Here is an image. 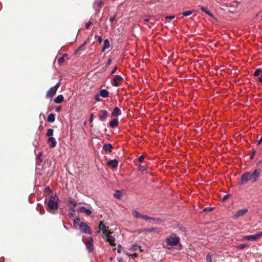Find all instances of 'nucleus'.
<instances>
[{
    "mask_svg": "<svg viewBox=\"0 0 262 262\" xmlns=\"http://www.w3.org/2000/svg\"><path fill=\"white\" fill-rule=\"evenodd\" d=\"M74 227L78 229L80 231L85 234L91 235L92 233L90 227L85 223L80 222V219L77 217L73 220Z\"/></svg>",
    "mask_w": 262,
    "mask_h": 262,
    "instance_id": "1",
    "label": "nucleus"
},
{
    "mask_svg": "<svg viewBox=\"0 0 262 262\" xmlns=\"http://www.w3.org/2000/svg\"><path fill=\"white\" fill-rule=\"evenodd\" d=\"M260 176V172L255 169L253 172H247L242 174L241 181L242 183H245L249 181L254 182L257 181Z\"/></svg>",
    "mask_w": 262,
    "mask_h": 262,
    "instance_id": "2",
    "label": "nucleus"
},
{
    "mask_svg": "<svg viewBox=\"0 0 262 262\" xmlns=\"http://www.w3.org/2000/svg\"><path fill=\"white\" fill-rule=\"evenodd\" d=\"M59 200L56 193L52 194L50 199L47 201L45 200L47 207L52 211H56L58 208V202Z\"/></svg>",
    "mask_w": 262,
    "mask_h": 262,
    "instance_id": "3",
    "label": "nucleus"
},
{
    "mask_svg": "<svg viewBox=\"0 0 262 262\" xmlns=\"http://www.w3.org/2000/svg\"><path fill=\"white\" fill-rule=\"evenodd\" d=\"M180 242V238L176 234H172L167 237L165 239V242L168 246H177Z\"/></svg>",
    "mask_w": 262,
    "mask_h": 262,
    "instance_id": "4",
    "label": "nucleus"
},
{
    "mask_svg": "<svg viewBox=\"0 0 262 262\" xmlns=\"http://www.w3.org/2000/svg\"><path fill=\"white\" fill-rule=\"evenodd\" d=\"M248 212V209L246 208L242 209L237 211L232 216L233 219H237L238 218L243 216L245 214Z\"/></svg>",
    "mask_w": 262,
    "mask_h": 262,
    "instance_id": "5",
    "label": "nucleus"
},
{
    "mask_svg": "<svg viewBox=\"0 0 262 262\" xmlns=\"http://www.w3.org/2000/svg\"><path fill=\"white\" fill-rule=\"evenodd\" d=\"M102 6V0H95L93 4V8L96 10L95 15H97Z\"/></svg>",
    "mask_w": 262,
    "mask_h": 262,
    "instance_id": "6",
    "label": "nucleus"
},
{
    "mask_svg": "<svg viewBox=\"0 0 262 262\" xmlns=\"http://www.w3.org/2000/svg\"><path fill=\"white\" fill-rule=\"evenodd\" d=\"M108 116V112L105 110H102L99 112V119L101 121L105 120Z\"/></svg>",
    "mask_w": 262,
    "mask_h": 262,
    "instance_id": "7",
    "label": "nucleus"
},
{
    "mask_svg": "<svg viewBox=\"0 0 262 262\" xmlns=\"http://www.w3.org/2000/svg\"><path fill=\"white\" fill-rule=\"evenodd\" d=\"M56 89L54 87L51 88L47 92L46 97L47 98H52L55 95L56 93Z\"/></svg>",
    "mask_w": 262,
    "mask_h": 262,
    "instance_id": "8",
    "label": "nucleus"
},
{
    "mask_svg": "<svg viewBox=\"0 0 262 262\" xmlns=\"http://www.w3.org/2000/svg\"><path fill=\"white\" fill-rule=\"evenodd\" d=\"M123 80V78L119 75H115L113 79V85L114 86H118L119 85V81H121Z\"/></svg>",
    "mask_w": 262,
    "mask_h": 262,
    "instance_id": "9",
    "label": "nucleus"
},
{
    "mask_svg": "<svg viewBox=\"0 0 262 262\" xmlns=\"http://www.w3.org/2000/svg\"><path fill=\"white\" fill-rule=\"evenodd\" d=\"M47 143L51 148L55 147L57 144V142L54 137H49L47 140Z\"/></svg>",
    "mask_w": 262,
    "mask_h": 262,
    "instance_id": "10",
    "label": "nucleus"
},
{
    "mask_svg": "<svg viewBox=\"0 0 262 262\" xmlns=\"http://www.w3.org/2000/svg\"><path fill=\"white\" fill-rule=\"evenodd\" d=\"M85 246L89 252H91L93 250V239L90 237L88 242L85 244Z\"/></svg>",
    "mask_w": 262,
    "mask_h": 262,
    "instance_id": "11",
    "label": "nucleus"
},
{
    "mask_svg": "<svg viewBox=\"0 0 262 262\" xmlns=\"http://www.w3.org/2000/svg\"><path fill=\"white\" fill-rule=\"evenodd\" d=\"M78 211L80 213H83L86 214L87 215H90L92 214V211L89 209L86 208L85 207H81L79 208Z\"/></svg>",
    "mask_w": 262,
    "mask_h": 262,
    "instance_id": "12",
    "label": "nucleus"
},
{
    "mask_svg": "<svg viewBox=\"0 0 262 262\" xmlns=\"http://www.w3.org/2000/svg\"><path fill=\"white\" fill-rule=\"evenodd\" d=\"M100 229L102 231L103 234H105V232H107L108 227H106L103 223V222L101 221L99 225Z\"/></svg>",
    "mask_w": 262,
    "mask_h": 262,
    "instance_id": "13",
    "label": "nucleus"
},
{
    "mask_svg": "<svg viewBox=\"0 0 262 262\" xmlns=\"http://www.w3.org/2000/svg\"><path fill=\"white\" fill-rule=\"evenodd\" d=\"M107 165L115 168L118 167V162L116 159L111 160L107 162Z\"/></svg>",
    "mask_w": 262,
    "mask_h": 262,
    "instance_id": "14",
    "label": "nucleus"
},
{
    "mask_svg": "<svg viewBox=\"0 0 262 262\" xmlns=\"http://www.w3.org/2000/svg\"><path fill=\"white\" fill-rule=\"evenodd\" d=\"M121 114L120 109L118 107L116 106L112 112V115L114 117H118Z\"/></svg>",
    "mask_w": 262,
    "mask_h": 262,
    "instance_id": "15",
    "label": "nucleus"
},
{
    "mask_svg": "<svg viewBox=\"0 0 262 262\" xmlns=\"http://www.w3.org/2000/svg\"><path fill=\"white\" fill-rule=\"evenodd\" d=\"M113 148L112 145L110 143L104 144L102 147L103 150L108 151L109 152H112Z\"/></svg>",
    "mask_w": 262,
    "mask_h": 262,
    "instance_id": "16",
    "label": "nucleus"
},
{
    "mask_svg": "<svg viewBox=\"0 0 262 262\" xmlns=\"http://www.w3.org/2000/svg\"><path fill=\"white\" fill-rule=\"evenodd\" d=\"M99 94L103 98H106L108 96L109 93L106 89H102L100 90Z\"/></svg>",
    "mask_w": 262,
    "mask_h": 262,
    "instance_id": "17",
    "label": "nucleus"
},
{
    "mask_svg": "<svg viewBox=\"0 0 262 262\" xmlns=\"http://www.w3.org/2000/svg\"><path fill=\"white\" fill-rule=\"evenodd\" d=\"M109 124L110 127L112 128H114L117 126L119 124L118 119H114L110 122Z\"/></svg>",
    "mask_w": 262,
    "mask_h": 262,
    "instance_id": "18",
    "label": "nucleus"
},
{
    "mask_svg": "<svg viewBox=\"0 0 262 262\" xmlns=\"http://www.w3.org/2000/svg\"><path fill=\"white\" fill-rule=\"evenodd\" d=\"M110 47V43L109 40L107 39H105L104 40V45L102 49V52H104L106 49H107Z\"/></svg>",
    "mask_w": 262,
    "mask_h": 262,
    "instance_id": "19",
    "label": "nucleus"
},
{
    "mask_svg": "<svg viewBox=\"0 0 262 262\" xmlns=\"http://www.w3.org/2000/svg\"><path fill=\"white\" fill-rule=\"evenodd\" d=\"M64 98L62 95H58L54 99L56 103H60L63 101Z\"/></svg>",
    "mask_w": 262,
    "mask_h": 262,
    "instance_id": "20",
    "label": "nucleus"
},
{
    "mask_svg": "<svg viewBox=\"0 0 262 262\" xmlns=\"http://www.w3.org/2000/svg\"><path fill=\"white\" fill-rule=\"evenodd\" d=\"M143 232L151 233L152 232H158L159 231V229L157 228H151L148 229H144L143 230Z\"/></svg>",
    "mask_w": 262,
    "mask_h": 262,
    "instance_id": "21",
    "label": "nucleus"
},
{
    "mask_svg": "<svg viewBox=\"0 0 262 262\" xmlns=\"http://www.w3.org/2000/svg\"><path fill=\"white\" fill-rule=\"evenodd\" d=\"M55 117L54 114H50L48 115V118H47V121L48 122L53 123V122L55 121Z\"/></svg>",
    "mask_w": 262,
    "mask_h": 262,
    "instance_id": "22",
    "label": "nucleus"
},
{
    "mask_svg": "<svg viewBox=\"0 0 262 262\" xmlns=\"http://www.w3.org/2000/svg\"><path fill=\"white\" fill-rule=\"evenodd\" d=\"M141 218L146 220H152L154 221H157L159 220L157 218L152 217L146 215H142Z\"/></svg>",
    "mask_w": 262,
    "mask_h": 262,
    "instance_id": "23",
    "label": "nucleus"
},
{
    "mask_svg": "<svg viewBox=\"0 0 262 262\" xmlns=\"http://www.w3.org/2000/svg\"><path fill=\"white\" fill-rule=\"evenodd\" d=\"M200 9H201V11H202L203 12H204L206 14L208 15L209 16H210L211 17H213L212 13L211 12H210L209 11H208L205 7L202 6Z\"/></svg>",
    "mask_w": 262,
    "mask_h": 262,
    "instance_id": "24",
    "label": "nucleus"
},
{
    "mask_svg": "<svg viewBox=\"0 0 262 262\" xmlns=\"http://www.w3.org/2000/svg\"><path fill=\"white\" fill-rule=\"evenodd\" d=\"M243 241H254V237L253 235L246 236L244 237Z\"/></svg>",
    "mask_w": 262,
    "mask_h": 262,
    "instance_id": "25",
    "label": "nucleus"
},
{
    "mask_svg": "<svg viewBox=\"0 0 262 262\" xmlns=\"http://www.w3.org/2000/svg\"><path fill=\"white\" fill-rule=\"evenodd\" d=\"M69 202L70 204H71L73 205L72 208H74L77 206L76 201L74 199H73L71 198H69Z\"/></svg>",
    "mask_w": 262,
    "mask_h": 262,
    "instance_id": "26",
    "label": "nucleus"
},
{
    "mask_svg": "<svg viewBox=\"0 0 262 262\" xmlns=\"http://www.w3.org/2000/svg\"><path fill=\"white\" fill-rule=\"evenodd\" d=\"M133 215L136 218H141L142 214L137 210H134L133 212Z\"/></svg>",
    "mask_w": 262,
    "mask_h": 262,
    "instance_id": "27",
    "label": "nucleus"
},
{
    "mask_svg": "<svg viewBox=\"0 0 262 262\" xmlns=\"http://www.w3.org/2000/svg\"><path fill=\"white\" fill-rule=\"evenodd\" d=\"M54 130L52 128H49L48 129L46 135L49 137H52V136L53 135Z\"/></svg>",
    "mask_w": 262,
    "mask_h": 262,
    "instance_id": "28",
    "label": "nucleus"
},
{
    "mask_svg": "<svg viewBox=\"0 0 262 262\" xmlns=\"http://www.w3.org/2000/svg\"><path fill=\"white\" fill-rule=\"evenodd\" d=\"M253 235L254 237V240L256 241L262 237V231Z\"/></svg>",
    "mask_w": 262,
    "mask_h": 262,
    "instance_id": "29",
    "label": "nucleus"
},
{
    "mask_svg": "<svg viewBox=\"0 0 262 262\" xmlns=\"http://www.w3.org/2000/svg\"><path fill=\"white\" fill-rule=\"evenodd\" d=\"M114 196L118 199H121V192L119 190H117L114 194Z\"/></svg>",
    "mask_w": 262,
    "mask_h": 262,
    "instance_id": "30",
    "label": "nucleus"
},
{
    "mask_svg": "<svg viewBox=\"0 0 262 262\" xmlns=\"http://www.w3.org/2000/svg\"><path fill=\"white\" fill-rule=\"evenodd\" d=\"M192 13L193 12L192 11H187L183 12L182 15L185 17H187L192 14Z\"/></svg>",
    "mask_w": 262,
    "mask_h": 262,
    "instance_id": "31",
    "label": "nucleus"
},
{
    "mask_svg": "<svg viewBox=\"0 0 262 262\" xmlns=\"http://www.w3.org/2000/svg\"><path fill=\"white\" fill-rule=\"evenodd\" d=\"M261 72H262V69H257L254 71L253 75L255 77H257L259 75V73Z\"/></svg>",
    "mask_w": 262,
    "mask_h": 262,
    "instance_id": "32",
    "label": "nucleus"
},
{
    "mask_svg": "<svg viewBox=\"0 0 262 262\" xmlns=\"http://www.w3.org/2000/svg\"><path fill=\"white\" fill-rule=\"evenodd\" d=\"M75 210L74 208H71L70 209V211L69 212V215L70 217H73L75 215Z\"/></svg>",
    "mask_w": 262,
    "mask_h": 262,
    "instance_id": "33",
    "label": "nucleus"
},
{
    "mask_svg": "<svg viewBox=\"0 0 262 262\" xmlns=\"http://www.w3.org/2000/svg\"><path fill=\"white\" fill-rule=\"evenodd\" d=\"M138 168H139V170L140 171H144L146 170V167L145 166L142 165L141 164H140Z\"/></svg>",
    "mask_w": 262,
    "mask_h": 262,
    "instance_id": "34",
    "label": "nucleus"
},
{
    "mask_svg": "<svg viewBox=\"0 0 262 262\" xmlns=\"http://www.w3.org/2000/svg\"><path fill=\"white\" fill-rule=\"evenodd\" d=\"M206 262H212V255L208 254L206 256Z\"/></svg>",
    "mask_w": 262,
    "mask_h": 262,
    "instance_id": "35",
    "label": "nucleus"
},
{
    "mask_svg": "<svg viewBox=\"0 0 262 262\" xmlns=\"http://www.w3.org/2000/svg\"><path fill=\"white\" fill-rule=\"evenodd\" d=\"M107 241L108 243L114 242L115 241V238L113 236L111 235L108 237V238L107 239Z\"/></svg>",
    "mask_w": 262,
    "mask_h": 262,
    "instance_id": "36",
    "label": "nucleus"
},
{
    "mask_svg": "<svg viewBox=\"0 0 262 262\" xmlns=\"http://www.w3.org/2000/svg\"><path fill=\"white\" fill-rule=\"evenodd\" d=\"M45 192L48 193H52V190L49 186H47L45 189Z\"/></svg>",
    "mask_w": 262,
    "mask_h": 262,
    "instance_id": "37",
    "label": "nucleus"
},
{
    "mask_svg": "<svg viewBox=\"0 0 262 262\" xmlns=\"http://www.w3.org/2000/svg\"><path fill=\"white\" fill-rule=\"evenodd\" d=\"M42 155V152H39L37 156L36 160H39L40 162H42V159L40 158V157Z\"/></svg>",
    "mask_w": 262,
    "mask_h": 262,
    "instance_id": "38",
    "label": "nucleus"
},
{
    "mask_svg": "<svg viewBox=\"0 0 262 262\" xmlns=\"http://www.w3.org/2000/svg\"><path fill=\"white\" fill-rule=\"evenodd\" d=\"M247 247V245L244 244H240L237 246V248L239 249H244Z\"/></svg>",
    "mask_w": 262,
    "mask_h": 262,
    "instance_id": "39",
    "label": "nucleus"
},
{
    "mask_svg": "<svg viewBox=\"0 0 262 262\" xmlns=\"http://www.w3.org/2000/svg\"><path fill=\"white\" fill-rule=\"evenodd\" d=\"M64 61V59L63 58V57H60L58 59V63H62V62H63Z\"/></svg>",
    "mask_w": 262,
    "mask_h": 262,
    "instance_id": "40",
    "label": "nucleus"
},
{
    "mask_svg": "<svg viewBox=\"0 0 262 262\" xmlns=\"http://www.w3.org/2000/svg\"><path fill=\"white\" fill-rule=\"evenodd\" d=\"M213 210V208H212V207H208V208H205L203 209V211H212Z\"/></svg>",
    "mask_w": 262,
    "mask_h": 262,
    "instance_id": "41",
    "label": "nucleus"
},
{
    "mask_svg": "<svg viewBox=\"0 0 262 262\" xmlns=\"http://www.w3.org/2000/svg\"><path fill=\"white\" fill-rule=\"evenodd\" d=\"M115 15L111 16L109 18V21H110V23H112L115 20Z\"/></svg>",
    "mask_w": 262,
    "mask_h": 262,
    "instance_id": "42",
    "label": "nucleus"
},
{
    "mask_svg": "<svg viewBox=\"0 0 262 262\" xmlns=\"http://www.w3.org/2000/svg\"><path fill=\"white\" fill-rule=\"evenodd\" d=\"M144 159V157L143 155L140 156L138 158V161L140 162H142Z\"/></svg>",
    "mask_w": 262,
    "mask_h": 262,
    "instance_id": "43",
    "label": "nucleus"
},
{
    "mask_svg": "<svg viewBox=\"0 0 262 262\" xmlns=\"http://www.w3.org/2000/svg\"><path fill=\"white\" fill-rule=\"evenodd\" d=\"M121 250H122V246H121V245H119L118 246L117 252L118 253H120L121 252Z\"/></svg>",
    "mask_w": 262,
    "mask_h": 262,
    "instance_id": "44",
    "label": "nucleus"
},
{
    "mask_svg": "<svg viewBox=\"0 0 262 262\" xmlns=\"http://www.w3.org/2000/svg\"><path fill=\"white\" fill-rule=\"evenodd\" d=\"M229 194L225 195L222 199L223 201H226V200H227L229 198Z\"/></svg>",
    "mask_w": 262,
    "mask_h": 262,
    "instance_id": "45",
    "label": "nucleus"
},
{
    "mask_svg": "<svg viewBox=\"0 0 262 262\" xmlns=\"http://www.w3.org/2000/svg\"><path fill=\"white\" fill-rule=\"evenodd\" d=\"M100 96H101L100 95V94H98V95H96L95 96V99L96 101H99L100 100Z\"/></svg>",
    "mask_w": 262,
    "mask_h": 262,
    "instance_id": "46",
    "label": "nucleus"
},
{
    "mask_svg": "<svg viewBox=\"0 0 262 262\" xmlns=\"http://www.w3.org/2000/svg\"><path fill=\"white\" fill-rule=\"evenodd\" d=\"M139 248V246L137 245H133L132 249L133 251H136Z\"/></svg>",
    "mask_w": 262,
    "mask_h": 262,
    "instance_id": "47",
    "label": "nucleus"
},
{
    "mask_svg": "<svg viewBox=\"0 0 262 262\" xmlns=\"http://www.w3.org/2000/svg\"><path fill=\"white\" fill-rule=\"evenodd\" d=\"M91 24H92V23H91V22H90V21H89V22H88V23H85V28H87V29H88V28H89V27H90V26L91 25Z\"/></svg>",
    "mask_w": 262,
    "mask_h": 262,
    "instance_id": "48",
    "label": "nucleus"
},
{
    "mask_svg": "<svg viewBox=\"0 0 262 262\" xmlns=\"http://www.w3.org/2000/svg\"><path fill=\"white\" fill-rule=\"evenodd\" d=\"M60 85V83L59 82H58L55 85H54L53 87H54V89H56V91H57V89L59 87Z\"/></svg>",
    "mask_w": 262,
    "mask_h": 262,
    "instance_id": "49",
    "label": "nucleus"
},
{
    "mask_svg": "<svg viewBox=\"0 0 262 262\" xmlns=\"http://www.w3.org/2000/svg\"><path fill=\"white\" fill-rule=\"evenodd\" d=\"M110 233H108V231L105 232V234H104L106 238L107 239L108 237H110L111 235L110 234Z\"/></svg>",
    "mask_w": 262,
    "mask_h": 262,
    "instance_id": "50",
    "label": "nucleus"
},
{
    "mask_svg": "<svg viewBox=\"0 0 262 262\" xmlns=\"http://www.w3.org/2000/svg\"><path fill=\"white\" fill-rule=\"evenodd\" d=\"M117 69V67H115V68L111 72V75L114 74L115 73V72L116 71Z\"/></svg>",
    "mask_w": 262,
    "mask_h": 262,
    "instance_id": "51",
    "label": "nucleus"
},
{
    "mask_svg": "<svg viewBox=\"0 0 262 262\" xmlns=\"http://www.w3.org/2000/svg\"><path fill=\"white\" fill-rule=\"evenodd\" d=\"M98 37V41L100 43H101L102 41V36H97Z\"/></svg>",
    "mask_w": 262,
    "mask_h": 262,
    "instance_id": "52",
    "label": "nucleus"
},
{
    "mask_svg": "<svg viewBox=\"0 0 262 262\" xmlns=\"http://www.w3.org/2000/svg\"><path fill=\"white\" fill-rule=\"evenodd\" d=\"M61 109V107H60V106H58V107H57L55 108V111H56V112H60V111Z\"/></svg>",
    "mask_w": 262,
    "mask_h": 262,
    "instance_id": "53",
    "label": "nucleus"
},
{
    "mask_svg": "<svg viewBox=\"0 0 262 262\" xmlns=\"http://www.w3.org/2000/svg\"><path fill=\"white\" fill-rule=\"evenodd\" d=\"M174 17L175 16L174 15H171V16H167L166 18H167V19H173L174 18Z\"/></svg>",
    "mask_w": 262,
    "mask_h": 262,
    "instance_id": "54",
    "label": "nucleus"
},
{
    "mask_svg": "<svg viewBox=\"0 0 262 262\" xmlns=\"http://www.w3.org/2000/svg\"><path fill=\"white\" fill-rule=\"evenodd\" d=\"M93 120V114H92L91 115L90 118V122H92Z\"/></svg>",
    "mask_w": 262,
    "mask_h": 262,
    "instance_id": "55",
    "label": "nucleus"
},
{
    "mask_svg": "<svg viewBox=\"0 0 262 262\" xmlns=\"http://www.w3.org/2000/svg\"><path fill=\"white\" fill-rule=\"evenodd\" d=\"M112 60L111 58H109L107 60V62L106 63V66H109L111 63Z\"/></svg>",
    "mask_w": 262,
    "mask_h": 262,
    "instance_id": "56",
    "label": "nucleus"
},
{
    "mask_svg": "<svg viewBox=\"0 0 262 262\" xmlns=\"http://www.w3.org/2000/svg\"><path fill=\"white\" fill-rule=\"evenodd\" d=\"M262 142V136L260 137L259 140L257 142V144H260Z\"/></svg>",
    "mask_w": 262,
    "mask_h": 262,
    "instance_id": "57",
    "label": "nucleus"
},
{
    "mask_svg": "<svg viewBox=\"0 0 262 262\" xmlns=\"http://www.w3.org/2000/svg\"><path fill=\"white\" fill-rule=\"evenodd\" d=\"M110 245L112 246V247H115L116 246V244L114 243V242H111V243H109Z\"/></svg>",
    "mask_w": 262,
    "mask_h": 262,
    "instance_id": "58",
    "label": "nucleus"
},
{
    "mask_svg": "<svg viewBox=\"0 0 262 262\" xmlns=\"http://www.w3.org/2000/svg\"><path fill=\"white\" fill-rule=\"evenodd\" d=\"M86 43V41H84V43L79 47L78 50H80V48H81L83 46H84Z\"/></svg>",
    "mask_w": 262,
    "mask_h": 262,
    "instance_id": "59",
    "label": "nucleus"
},
{
    "mask_svg": "<svg viewBox=\"0 0 262 262\" xmlns=\"http://www.w3.org/2000/svg\"><path fill=\"white\" fill-rule=\"evenodd\" d=\"M143 21H145V22H147L149 21V19L148 18H144L143 19Z\"/></svg>",
    "mask_w": 262,
    "mask_h": 262,
    "instance_id": "60",
    "label": "nucleus"
},
{
    "mask_svg": "<svg viewBox=\"0 0 262 262\" xmlns=\"http://www.w3.org/2000/svg\"><path fill=\"white\" fill-rule=\"evenodd\" d=\"M259 81L262 83V76L259 78Z\"/></svg>",
    "mask_w": 262,
    "mask_h": 262,
    "instance_id": "61",
    "label": "nucleus"
},
{
    "mask_svg": "<svg viewBox=\"0 0 262 262\" xmlns=\"http://www.w3.org/2000/svg\"><path fill=\"white\" fill-rule=\"evenodd\" d=\"M68 54H64L62 57H63V58L64 59V57H67Z\"/></svg>",
    "mask_w": 262,
    "mask_h": 262,
    "instance_id": "62",
    "label": "nucleus"
},
{
    "mask_svg": "<svg viewBox=\"0 0 262 262\" xmlns=\"http://www.w3.org/2000/svg\"><path fill=\"white\" fill-rule=\"evenodd\" d=\"M64 228L65 229H67V230L68 229V228L67 227V226L65 225H64Z\"/></svg>",
    "mask_w": 262,
    "mask_h": 262,
    "instance_id": "63",
    "label": "nucleus"
},
{
    "mask_svg": "<svg viewBox=\"0 0 262 262\" xmlns=\"http://www.w3.org/2000/svg\"><path fill=\"white\" fill-rule=\"evenodd\" d=\"M134 255H135V256H137V254H134Z\"/></svg>",
    "mask_w": 262,
    "mask_h": 262,
    "instance_id": "64",
    "label": "nucleus"
}]
</instances>
